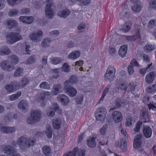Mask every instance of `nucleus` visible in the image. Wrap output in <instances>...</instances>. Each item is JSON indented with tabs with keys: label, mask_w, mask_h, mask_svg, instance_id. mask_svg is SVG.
Here are the masks:
<instances>
[{
	"label": "nucleus",
	"mask_w": 156,
	"mask_h": 156,
	"mask_svg": "<svg viewBox=\"0 0 156 156\" xmlns=\"http://www.w3.org/2000/svg\"><path fill=\"white\" fill-rule=\"evenodd\" d=\"M35 138L33 137L27 138L25 136L19 137L16 141V144L22 150H25L35 144Z\"/></svg>",
	"instance_id": "f257e3e1"
},
{
	"label": "nucleus",
	"mask_w": 156,
	"mask_h": 156,
	"mask_svg": "<svg viewBox=\"0 0 156 156\" xmlns=\"http://www.w3.org/2000/svg\"><path fill=\"white\" fill-rule=\"evenodd\" d=\"M41 117L40 111L37 109H33L31 110L30 116L27 118L26 122L29 124H34L39 121Z\"/></svg>",
	"instance_id": "f03ea898"
},
{
	"label": "nucleus",
	"mask_w": 156,
	"mask_h": 156,
	"mask_svg": "<svg viewBox=\"0 0 156 156\" xmlns=\"http://www.w3.org/2000/svg\"><path fill=\"white\" fill-rule=\"evenodd\" d=\"M6 42L9 44H12L22 39V37L19 34L16 32H11L6 37Z\"/></svg>",
	"instance_id": "7ed1b4c3"
},
{
	"label": "nucleus",
	"mask_w": 156,
	"mask_h": 156,
	"mask_svg": "<svg viewBox=\"0 0 156 156\" xmlns=\"http://www.w3.org/2000/svg\"><path fill=\"white\" fill-rule=\"evenodd\" d=\"M115 72L116 69L114 66H109L105 76V80L109 81H112L115 77Z\"/></svg>",
	"instance_id": "20e7f679"
},
{
	"label": "nucleus",
	"mask_w": 156,
	"mask_h": 156,
	"mask_svg": "<svg viewBox=\"0 0 156 156\" xmlns=\"http://www.w3.org/2000/svg\"><path fill=\"white\" fill-rule=\"evenodd\" d=\"M49 112L47 113V115L50 117H52L55 115V112H56L59 114H61L62 110L59 107V105L56 103L53 104L49 108Z\"/></svg>",
	"instance_id": "39448f33"
},
{
	"label": "nucleus",
	"mask_w": 156,
	"mask_h": 156,
	"mask_svg": "<svg viewBox=\"0 0 156 156\" xmlns=\"http://www.w3.org/2000/svg\"><path fill=\"white\" fill-rule=\"evenodd\" d=\"M0 67L3 70L9 72L12 71L15 69L14 66L11 64L9 61L6 60L0 62Z\"/></svg>",
	"instance_id": "423d86ee"
},
{
	"label": "nucleus",
	"mask_w": 156,
	"mask_h": 156,
	"mask_svg": "<svg viewBox=\"0 0 156 156\" xmlns=\"http://www.w3.org/2000/svg\"><path fill=\"white\" fill-rule=\"evenodd\" d=\"M84 151L75 148L72 151L64 154L63 156H84Z\"/></svg>",
	"instance_id": "0eeeda50"
},
{
	"label": "nucleus",
	"mask_w": 156,
	"mask_h": 156,
	"mask_svg": "<svg viewBox=\"0 0 156 156\" xmlns=\"http://www.w3.org/2000/svg\"><path fill=\"white\" fill-rule=\"evenodd\" d=\"M43 34L42 31L41 30H39L37 32L30 34L29 35V37L32 41L38 42L41 40V37Z\"/></svg>",
	"instance_id": "6e6552de"
},
{
	"label": "nucleus",
	"mask_w": 156,
	"mask_h": 156,
	"mask_svg": "<svg viewBox=\"0 0 156 156\" xmlns=\"http://www.w3.org/2000/svg\"><path fill=\"white\" fill-rule=\"evenodd\" d=\"M67 82H65L64 83V89L65 90L66 93L71 97H74L77 94V91L76 89L71 86L68 85Z\"/></svg>",
	"instance_id": "1a4fd4ad"
},
{
	"label": "nucleus",
	"mask_w": 156,
	"mask_h": 156,
	"mask_svg": "<svg viewBox=\"0 0 156 156\" xmlns=\"http://www.w3.org/2000/svg\"><path fill=\"white\" fill-rule=\"evenodd\" d=\"M20 87L18 83L16 81H13L11 82L10 84H6L5 86V88L9 93H11L19 89Z\"/></svg>",
	"instance_id": "9d476101"
},
{
	"label": "nucleus",
	"mask_w": 156,
	"mask_h": 156,
	"mask_svg": "<svg viewBox=\"0 0 156 156\" xmlns=\"http://www.w3.org/2000/svg\"><path fill=\"white\" fill-rule=\"evenodd\" d=\"M53 3L51 2L47 4L45 7V11L46 17L48 19H51L54 16L53 9L51 8Z\"/></svg>",
	"instance_id": "9b49d317"
},
{
	"label": "nucleus",
	"mask_w": 156,
	"mask_h": 156,
	"mask_svg": "<svg viewBox=\"0 0 156 156\" xmlns=\"http://www.w3.org/2000/svg\"><path fill=\"white\" fill-rule=\"evenodd\" d=\"M140 26H137L135 28V34L133 36H125L124 38L126 39L128 41H133L136 39L140 38Z\"/></svg>",
	"instance_id": "f8f14e48"
},
{
	"label": "nucleus",
	"mask_w": 156,
	"mask_h": 156,
	"mask_svg": "<svg viewBox=\"0 0 156 156\" xmlns=\"http://www.w3.org/2000/svg\"><path fill=\"white\" fill-rule=\"evenodd\" d=\"M142 136V135L139 134L136 136L133 142V147L135 149H138L141 147Z\"/></svg>",
	"instance_id": "ddd939ff"
},
{
	"label": "nucleus",
	"mask_w": 156,
	"mask_h": 156,
	"mask_svg": "<svg viewBox=\"0 0 156 156\" xmlns=\"http://www.w3.org/2000/svg\"><path fill=\"white\" fill-rule=\"evenodd\" d=\"M63 119L62 117H59L53 119L52 121V126L55 129H59L61 127Z\"/></svg>",
	"instance_id": "4468645a"
},
{
	"label": "nucleus",
	"mask_w": 156,
	"mask_h": 156,
	"mask_svg": "<svg viewBox=\"0 0 156 156\" xmlns=\"http://www.w3.org/2000/svg\"><path fill=\"white\" fill-rule=\"evenodd\" d=\"M112 119L115 122L117 123L121 122L122 119L121 113L118 111H114L112 113Z\"/></svg>",
	"instance_id": "2eb2a0df"
},
{
	"label": "nucleus",
	"mask_w": 156,
	"mask_h": 156,
	"mask_svg": "<svg viewBox=\"0 0 156 156\" xmlns=\"http://www.w3.org/2000/svg\"><path fill=\"white\" fill-rule=\"evenodd\" d=\"M4 24L7 28L10 29L16 27L18 24L16 20L11 19L6 20L4 22Z\"/></svg>",
	"instance_id": "dca6fc26"
},
{
	"label": "nucleus",
	"mask_w": 156,
	"mask_h": 156,
	"mask_svg": "<svg viewBox=\"0 0 156 156\" xmlns=\"http://www.w3.org/2000/svg\"><path fill=\"white\" fill-rule=\"evenodd\" d=\"M50 94V92L48 91H43L40 93V96L37 98V100L39 102L43 103V104L41 105L42 106H43L45 105L44 101L46 97L49 96Z\"/></svg>",
	"instance_id": "f3484780"
},
{
	"label": "nucleus",
	"mask_w": 156,
	"mask_h": 156,
	"mask_svg": "<svg viewBox=\"0 0 156 156\" xmlns=\"http://www.w3.org/2000/svg\"><path fill=\"white\" fill-rule=\"evenodd\" d=\"M20 21L24 23L30 24L34 20V18L32 16H21L19 18Z\"/></svg>",
	"instance_id": "a211bd4d"
},
{
	"label": "nucleus",
	"mask_w": 156,
	"mask_h": 156,
	"mask_svg": "<svg viewBox=\"0 0 156 156\" xmlns=\"http://www.w3.org/2000/svg\"><path fill=\"white\" fill-rule=\"evenodd\" d=\"M156 73L154 72H151L148 74L145 77V81L148 84L151 83L154 80Z\"/></svg>",
	"instance_id": "6ab92c4d"
},
{
	"label": "nucleus",
	"mask_w": 156,
	"mask_h": 156,
	"mask_svg": "<svg viewBox=\"0 0 156 156\" xmlns=\"http://www.w3.org/2000/svg\"><path fill=\"white\" fill-rule=\"evenodd\" d=\"M62 87L60 84H54L51 91V94L53 95H56L61 92Z\"/></svg>",
	"instance_id": "aec40b11"
},
{
	"label": "nucleus",
	"mask_w": 156,
	"mask_h": 156,
	"mask_svg": "<svg viewBox=\"0 0 156 156\" xmlns=\"http://www.w3.org/2000/svg\"><path fill=\"white\" fill-rule=\"evenodd\" d=\"M57 98L58 101L62 102L64 105H67L69 101L68 97L64 94H59Z\"/></svg>",
	"instance_id": "412c9836"
},
{
	"label": "nucleus",
	"mask_w": 156,
	"mask_h": 156,
	"mask_svg": "<svg viewBox=\"0 0 156 156\" xmlns=\"http://www.w3.org/2000/svg\"><path fill=\"white\" fill-rule=\"evenodd\" d=\"M14 148L9 145H6L3 147V151L4 153L9 156L15 150Z\"/></svg>",
	"instance_id": "4be33fe9"
},
{
	"label": "nucleus",
	"mask_w": 156,
	"mask_h": 156,
	"mask_svg": "<svg viewBox=\"0 0 156 156\" xmlns=\"http://www.w3.org/2000/svg\"><path fill=\"white\" fill-rule=\"evenodd\" d=\"M1 132L6 133H12L16 130V129L13 127L2 126L0 128Z\"/></svg>",
	"instance_id": "5701e85b"
},
{
	"label": "nucleus",
	"mask_w": 156,
	"mask_h": 156,
	"mask_svg": "<svg viewBox=\"0 0 156 156\" xmlns=\"http://www.w3.org/2000/svg\"><path fill=\"white\" fill-rule=\"evenodd\" d=\"M132 24V23L130 21L126 22L123 25H122L120 30L124 33L129 32L130 29Z\"/></svg>",
	"instance_id": "b1692460"
},
{
	"label": "nucleus",
	"mask_w": 156,
	"mask_h": 156,
	"mask_svg": "<svg viewBox=\"0 0 156 156\" xmlns=\"http://www.w3.org/2000/svg\"><path fill=\"white\" fill-rule=\"evenodd\" d=\"M11 51L10 49L6 46H3L0 48V55H6L10 54Z\"/></svg>",
	"instance_id": "393cba45"
},
{
	"label": "nucleus",
	"mask_w": 156,
	"mask_h": 156,
	"mask_svg": "<svg viewBox=\"0 0 156 156\" xmlns=\"http://www.w3.org/2000/svg\"><path fill=\"white\" fill-rule=\"evenodd\" d=\"M29 106V103L26 101H20L18 105V108L22 110H25L28 109Z\"/></svg>",
	"instance_id": "a878e982"
},
{
	"label": "nucleus",
	"mask_w": 156,
	"mask_h": 156,
	"mask_svg": "<svg viewBox=\"0 0 156 156\" xmlns=\"http://www.w3.org/2000/svg\"><path fill=\"white\" fill-rule=\"evenodd\" d=\"M70 12L67 9H65L58 11L57 15L61 17L66 18L70 14Z\"/></svg>",
	"instance_id": "bb28decb"
},
{
	"label": "nucleus",
	"mask_w": 156,
	"mask_h": 156,
	"mask_svg": "<svg viewBox=\"0 0 156 156\" xmlns=\"http://www.w3.org/2000/svg\"><path fill=\"white\" fill-rule=\"evenodd\" d=\"M142 5L141 2L135 3L131 7V9L133 11L136 12H139L142 9Z\"/></svg>",
	"instance_id": "cd10ccee"
},
{
	"label": "nucleus",
	"mask_w": 156,
	"mask_h": 156,
	"mask_svg": "<svg viewBox=\"0 0 156 156\" xmlns=\"http://www.w3.org/2000/svg\"><path fill=\"white\" fill-rule=\"evenodd\" d=\"M143 132L145 136L147 138H149L151 136V128L148 126H145L144 127Z\"/></svg>",
	"instance_id": "c85d7f7f"
},
{
	"label": "nucleus",
	"mask_w": 156,
	"mask_h": 156,
	"mask_svg": "<svg viewBox=\"0 0 156 156\" xmlns=\"http://www.w3.org/2000/svg\"><path fill=\"white\" fill-rule=\"evenodd\" d=\"M127 51V46L126 45H123L120 47L119 51V54L122 57H123L126 55Z\"/></svg>",
	"instance_id": "c756f323"
},
{
	"label": "nucleus",
	"mask_w": 156,
	"mask_h": 156,
	"mask_svg": "<svg viewBox=\"0 0 156 156\" xmlns=\"http://www.w3.org/2000/svg\"><path fill=\"white\" fill-rule=\"evenodd\" d=\"M87 144L90 147L93 148L95 147L96 145L95 138L94 137H90L87 140Z\"/></svg>",
	"instance_id": "7c9ffc66"
},
{
	"label": "nucleus",
	"mask_w": 156,
	"mask_h": 156,
	"mask_svg": "<svg viewBox=\"0 0 156 156\" xmlns=\"http://www.w3.org/2000/svg\"><path fill=\"white\" fill-rule=\"evenodd\" d=\"M43 153L45 156H50L51 153V148L48 146L44 145L42 148Z\"/></svg>",
	"instance_id": "2f4dec72"
},
{
	"label": "nucleus",
	"mask_w": 156,
	"mask_h": 156,
	"mask_svg": "<svg viewBox=\"0 0 156 156\" xmlns=\"http://www.w3.org/2000/svg\"><path fill=\"white\" fill-rule=\"evenodd\" d=\"M67 82L68 85L71 86L74 84H77V77L75 76H71L70 77L69 80H67L65 82Z\"/></svg>",
	"instance_id": "473e14b6"
},
{
	"label": "nucleus",
	"mask_w": 156,
	"mask_h": 156,
	"mask_svg": "<svg viewBox=\"0 0 156 156\" xmlns=\"http://www.w3.org/2000/svg\"><path fill=\"white\" fill-rule=\"evenodd\" d=\"M9 57L10 60V63L13 65L16 64L19 61L18 57L15 55H11Z\"/></svg>",
	"instance_id": "72a5a7b5"
},
{
	"label": "nucleus",
	"mask_w": 156,
	"mask_h": 156,
	"mask_svg": "<svg viewBox=\"0 0 156 156\" xmlns=\"http://www.w3.org/2000/svg\"><path fill=\"white\" fill-rule=\"evenodd\" d=\"M80 55V53L79 51H75L69 54L68 57L69 59L74 60L79 57Z\"/></svg>",
	"instance_id": "f704fd0d"
},
{
	"label": "nucleus",
	"mask_w": 156,
	"mask_h": 156,
	"mask_svg": "<svg viewBox=\"0 0 156 156\" xmlns=\"http://www.w3.org/2000/svg\"><path fill=\"white\" fill-rule=\"evenodd\" d=\"M152 65V62H150L147 65V66L146 68L141 69L140 70V73L142 75H144L145 73L150 71L151 69V66Z\"/></svg>",
	"instance_id": "c9c22d12"
},
{
	"label": "nucleus",
	"mask_w": 156,
	"mask_h": 156,
	"mask_svg": "<svg viewBox=\"0 0 156 156\" xmlns=\"http://www.w3.org/2000/svg\"><path fill=\"white\" fill-rule=\"evenodd\" d=\"M30 82L29 79L26 77H22L21 80L20 84V87H24L27 85L29 84Z\"/></svg>",
	"instance_id": "e433bc0d"
},
{
	"label": "nucleus",
	"mask_w": 156,
	"mask_h": 156,
	"mask_svg": "<svg viewBox=\"0 0 156 156\" xmlns=\"http://www.w3.org/2000/svg\"><path fill=\"white\" fill-rule=\"evenodd\" d=\"M24 69L23 68L19 67L14 72V76L15 77L20 76L24 73Z\"/></svg>",
	"instance_id": "4c0bfd02"
},
{
	"label": "nucleus",
	"mask_w": 156,
	"mask_h": 156,
	"mask_svg": "<svg viewBox=\"0 0 156 156\" xmlns=\"http://www.w3.org/2000/svg\"><path fill=\"white\" fill-rule=\"evenodd\" d=\"M51 40L49 38L44 39L41 42V46L43 48H46L49 46V44L51 42Z\"/></svg>",
	"instance_id": "58836bf2"
},
{
	"label": "nucleus",
	"mask_w": 156,
	"mask_h": 156,
	"mask_svg": "<svg viewBox=\"0 0 156 156\" xmlns=\"http://www.w3.org/2000/svg\"><path fill=\"white\" fill-rule=\"evenodd\" d=\"M21 92L18 91L16 93L9 96V99L11 101H15L17 99L21 94Z\"/></svg>",
	"instance_id": "ea45409f"
},
{
	"label": "nucleus",
	"mask_w": 156,
	"mask_h": 156,
	"mask_svg": "<svg viewBox=\"0 0 156 156\" xmlns=\"http://www.w3.org/2000/svg\"><path fill=\"white\" fill-rule=\"evenodd\" d=\"M135 122L133 118L131 116H128L126 119V126L127 127L130 126Z\"/></svg>",
	"instance_id": "a19ab883"
},
{
	"label": "nucleus",
	"mask_w": 156,
	"mask_h": 156,
	"mask_svg": "<svg viewBox=\"0 0 156 156\" xmlns=\"http://www.w3.org/2000/svg\"><path fill=\"white\" fill-rule=\"evenodd\" d=\"M39 87L41 89L49 90L50 89V86L46 82H43L39 85Z\"/></svg>",
	"instance_id": "79ce46f5"
},
{
	"label": "nucleus",
	"mask_w": 156,
	"mask_h": 156,
	"mask_svg": "<svg viewBox=\"0 0 156 156\" xmlns=\"http://www.w3.org/2000/svg\"><path fill=\"white\" fill-rule=\"evenodd\" d=\"M50 60L51 63L54 65L58 64L62 62V60L59 57H52Z\"/></svg>",
	"instance_id": "37998d69"
},
{
	"label": "nucleus",
	"mask_w": 156,
	"mask_h": 156,
	"mask_svg": "<svg viewBox=\"0 0 156 156\" xmlns=\"http://www.w3.org/2000/svg\"><path fill=\"white\" fill-rule=\"evenodd\" d=\"M19 13V10L17 9H10L8 12V16L10 17L15 16Z\"/></svg>",
	"instance_id": "c03bdc74"
},
{
	"label": "nucleus",
	"mask_w": 156,
	"mask_h": 156,
	"mask_svg": "<svg viewBox=\"0 0 156 156\" xmlns=\"http://www.w3.org/2000/svg\"><path fill=\"white\" fill-rule=\"evenodd\" d=\"M107 111L106 109L104 107H102L98 109L95 113L100 114L102 116L106 115Z\"/></svg>",
	"instance_id": "a18cd8bd"
},
{
	"label": "nucleus",
	"mask_w": 156,
	"mask_h": 156,
	"mask_svg": "<svg viewBox=\"0 0 156 156\" xmlns=\"http://www.w3.org/2000/svg\"><path fill=\"white\" fill-rule=\"evenodd\" d=\"M154 49V46L150 44H146L144 47V50L146 52H150Z\"/></svg>",
	"instance_id": "49530a36"
},
{
	"label": "nucleus",
	"mask_w": 156,
	"mask_h": 156,
	"mask_svg": "<svg viewBox=\"0 0 156 156\" xmlns=\"http://www.w3.org/2000/svg\"><path fill=\"white\" fill-rule=\"evenodd\" d=\"M95 115L97 120H99L102 123L104 122L106 115L103 116L102 115H100V114L96 113H95Z\"/></svg>",
	"instance_id": "de8ad7c7"
},
{
	"label": "nucleus",
	"mask_w": 156,
	"mask_h": 156,
	"mask_svg": "<svg viewBox=\"0 0 156 156\" xmlns=\"http://www.w3.org/2000/svg\"><path fill=\"white\" fill-rule=\"evenodd\" d=\"M45 133L48 138H51L52 135V131L50 126L48 125L47 126Z\"/></svg>",
	"instance_id": "09e8293b"
},
{
	"label": "nucleus",
	"mask_w": 156,
	"mask_h": 156,
	"mask_svg": "<svg viewBox=\"0 0 156 156\" xmlns=\"http://www.w3.org/2000/svg\"><path fill=\"white\" fill-rule=\"evenodd\" d=\"M23 0H6L8 3L13 6L21 2Z\"/></svg>",
	"instance_id": "8fccbe9b"
},
{
	"label": "nucleus",
	"mask_w": 156,
	"mask_h": 156,
	"mask_svg": "<svg viewBox=\"0 0 156 156\" xmlns=\"http://www.w3.org/2000/svg\"><path fill=\"white\" fill-rule=\"evenodd\" d=\"M141 115L143 119L148 120L150 118V116L148 113L145 110H141Z\"/></svg>",
	"instance_id": "3c124183"
},
{
	"label": "nucleus",
	"mask_w": 156,
	"mask_h": 156,
	"mask_svg": "<svg viewBox=\"0 0 156 156\" xmlns=\"http://www.w3.org/2000/svg\"><path fill=\"white\" fill-rule=\"evenodd\" d=\"M128 12V11H123L121 13H120L119 14L120 18L124 20L128 18L129 16V13Z\"/></svg>",
	"instance_id": "603ef678"
},
{
	"label": "nucleus",
	"mask_w": 156,
	"mask_h": 156,
	"mask_svg": "<svg viewBox=\"0 0 156 156\" xmlns=\"http://www.w3.org/2000/svg\"><path fill=\"white\" fill-rule=\"evenodd\" d=\"M120 147L123 150H126L127 149V142L125 140H121L120 142Z\"/></svg>",
	"instance_id": "864d4df0"
},
{
	"label": "nucleus",
	"mask_w": 156,
	"mask_h": 156,
	"mask_svg": "<svg viewBox=\"0 0 156 156\" xmlns=\"http://www.w3.org/2000/svg\"><path fill=\"white\" fill-rule=\"evenodd\" d=\"M35 56L34 55L30 56L27 60V64H32L34 63L35 61Z\"/></svg>",
	"instance_id": "5fc2aeb1"
},
{
	"label": "nucleus",
	"mask_w": 156,
	"mask_h": 156,
	"mask_svg": "<svg viewBox=\"0 0 156 156\" xmlns=\"http://www.w3.org/2000/svg\"><path fill=\"white\" fill-rule=\"evenodd\" d=\"M156 25V20H151L149 22L148 26L149 29L154 28Z\"/></svg>",
	"instance_id": "6e6d98bb"
},
{
	"label": "nucleus",
	"mask_w": 156,
	"mask_h": 156,
	"mask_svg": "<svg viewBox=\"0 0 156 156\" xmlns=\"http://www.w3.org/2000/svg\"><path fill=\"white\" fill-rule=\"evenodd\" d=\"M58 69H51L52 72V78L54 79H56L58 76Z\"/></svg>",
	"instance_id": "4d7b16f0"
},
{
	"label": "nucleus",
	"mask_w": 156,
	"mask_h": 156,
	"mask_svg": "<svg viewBox=\"0 0 156 156\" xmlns=\"http://www.w3.org/2000/svg\"><path fill=\"white\" fill-rule=\"evenodd\" d=\"M127 85V83L126 82H123L119 84L118 87V89L121 90H126V87Z\"/></svg>",
	"instance_id": "13d9d810"
},
{
	"label": "nucleus",
	"mask_w": 156,
	"mask_h": 156,
	"mask_svg": "<svg viewBox=\"0 0 156 156\" xmlns=\"http://www.w3.org/2000/svg\"><path fill=\"white\" fill-rule=\"evenodd\" d=\"M12 112H9L4 117V119L6 121L9 122L12 119Z\"/></svg>",
	"instance_id": "bf43d9fd"
},
{
	"label": "nucleus",
	"mask_w": 156,
	"mask_h": 156,
	"mask_svg": "<svg viewBox=\"0 0 156 156\" xmlns=\"http://www.w3.org/2000/svg\"><path fill=\"white\" fill-rule=\"evenodd\" d=\"M149 7L153 9H156V1L150 0L149 2Z\"/></svg>",
	"instance_id": "052dcab7"
},
{
	"label": "nucleus",
	"mask_w": 156,
	"mask_h": 156,
	"mask_svg": "<svg viewBox=\"0 0 156 156\" xmlns=\"http://www.w3.org/2000/svg\"><path fill=\"white\" fill-rule=\"evenodd\" d=\"M62 69L64 72H68L70 70V67L67 63H65L62 66Z\"/></svg>",
	"instance_id": "680f3d73"
},
{
	"label": "nucleus",
	"mask_w": 156,
	"mask_h": 156,
	"mask_svg": "<svg viewBox=\"0 0 156 156\" xmlns=\"http://www.w3.org/2000/svg\"><path fill=\"white\" fill-rule=\"evenodd\" d=\"M39 0H33L32 5L35 9H38L40 5Z\"/></svg>",
	"instance_id": "e2e57ef3"
},
{
	"label": "nucleus",
	"mask_w": 156,
	"mask_h": 156,
	"mask_svg": "<svg viewBox=\"0 0 156 156\" xmlns=\"http://www.w3.org/2000/svg\"><path fill=\"white\" fill-rule=\"evenodd\" d=\"M126 88V91H127L128 93H129L130 91L132 92L135 89V87L131 84L127 83Z\"/></svg>",
	"instance_id": "0e129e2a"
},
{
	"label": "nucleus",
	"mask_w": 156,
	"mask_h": 156,
	"mask_svg": "<svg viewBox=\"0 0 156 156\" xmlns=\"http://www.w3.org/2000/svg\"><path fill=\"white\" fill-rule=\"evenodd\" d=\"M59 34V32L56 30L51 31L49 33V36L53 37L58 36Z\"/></svg>",
	"instance_id": "69168bd1"
},
{
	"label": "nucleus",
	"mask_w": 156,
	"mask_h": 156,
	"mask_svg": "<svg viewBox=\"0 0 156 156\" xmlns=\"http://www.w3.org/2000/svg\"><path fill=\"white\" fill-rule=\"evenodd\" d=\"M142 124V122H138L136 125L134 129V130L136 132H138Z\"/></svg>",
	"instance_id": "338daca9"
},
{
	"label": "nucleus",
	"mask_w": 156,
	"mask_h": 156,
	"mask_svg": "<svg viewBox=\"0 0 156 156\" xmlns=\"http://www.w3.org/2000/svg\"><path fill=\"white\" fill-rule=\"evenodd\" d=\"M83 96L82 95H79L76 99V102L78 104H80L81 103L83 100Z\"/></svg>",
	"instance_id": "774afa93"
}]
</instances>
